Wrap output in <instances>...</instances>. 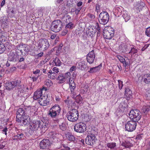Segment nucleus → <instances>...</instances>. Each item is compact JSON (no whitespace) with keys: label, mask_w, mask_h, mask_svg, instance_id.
<instances>
[{"label":"nucleus","mask_w":150,"mask_h":150,"mask_svg":"<svg viewBox=\"0 0 150 150\" xmlns=\"http://www.w3.org/2000/svg\"><path fill=\"white\" fill-rule=\"evenodd\" d=\"M25 108L18 109L16 113V120L22 126H27L30 122V118L27 115Z\"/></svg>","instance_id":"obj_1"},{"label":"nucleus","mask_w":150,"mask_h":150,"mask_svg":"<svg viewBox=\"0 0 150 150\" xmlns=\"http://www.w3.org/2000/svg\"><path fill=\"white\" fill-rule=\"evenodd\" d=\"M44 123L42 120L33 121L31 122L29 126L28 132L30 134H33L38 128H42Z\"/></svg>","instance_id":"obj_2"},{"label":"nucleus","mask_w":150,"mask_h":150,"mask_svg":"<svg viewBox=\"0 0 150 150\" xmlns=\"http://www.w3.org/2000/svg\"><path fill=\"white\" fill-rule=\"evenodd\" d=\"M61 112V108L58 105H55L52 106L50 109L48 114L49 117L53 120L56 119L59 115Z\"/></svg>","instance_id":"obj_3"},{"label":"nucleus","mask_w":150,"mask_h":150,"mask_svg":"<svg viewBox=\"0 0 150 150\" xmlns=\"http://www.w3.org/2000/svg\"><path fill=\"white\" fill-rule=\"evenodd\" d=\"M68 120L71 122H75L78 119L79 113L76 109H73L67 114Z\"/></svg>","instance_id":"obj_4"},{"label":"nucleus","mask_w":150,"mask_h":150,"mask_svg":"<svg viewBox=\"0 0 150 150\" xmlns=\"http://www.w3.org/2000/svg\"><path fill=\"white\" fill-rule=\"evenodd\" d=\"M141 113L138 110L135 109L130 111L129 114V117L131 119L134 121L137 122L141 117Z\"/></svg>","instance_id":"obj_5"},{"label":"nucleus","mask_w":150,"mask_h":150,"mask_svg":"<svg viewBox=\"0 0 150 150\" xmlns=\"http://www.w3.org/2000/svg\"><path fill=\"white\" fill-rule=\"evenodd\" d=\"M99 18V22L100 24L105 25L109 21V16L107 12L103 11L100 14Z\"/></svg>","instance_id":"obj_6"},{"label":"nucleus","mask_w":150,"mask_h":150,"mask_svg":"<svg viewBox=\"0 0 150 150\" xmlns=\"http://www.w3.org/2000/svg\"><path fill=\"white\" fill-rule=\"evenodd\" d=\"M62 23L59 20L54 21L52 24L51 30L55 33L59 32L62 28Z\"/></svg>","instance_id":"obj_7"},{"label":"nucleus","mask_w":150,"mask_h":150,"mask_svg":"<svg viewBox=\"0 0 150 150\" xmlns=\"http://www.w3.org/2000/svg\"><path fill=\"white\" fill-rule=\"evenodd\" d=\"M50 46L48 40L45 38L42 39L39 41L38 44V48L40 50L45 51L47 50Z\"/></svg>","instance_id":"obj_8"},{"label":"nucleus","mask_w":150,"mask_h":150,"mask_svg":"<svg viewBox=\"0 0 150 150\" xmlns=\"http://www.w3.org/2000/svg\"><path fill=\"white\" fill-rule=\"evenodd\" d=\"M115 31L111 28L104 29L103 31L104 38L107 39H111L114 36Z\"/></svg>","instance_id":"obj_9"},{"label":"nucleus","mask_w":150,"mask_h":150,"mask_svg":"<svg viewBox=\"0 0 150 150\" xmlns=\"http://www.w3.org/2000/svg\"><path fill=\"white\" fill-rule=\"evenodd\" d=\"M86 126L84 123L80 122L76 124L74 127V131L79 133L84 132L86 130Z\"/></svg>","instance_id":"obj_10"},{"label":"nucleus","mask_w":150,"mask_h":150,"mask_svg":"<svg viewBox=\"0 0 150 150\" xmlns=\"http://www.w3.org/2000/svg\"><path fill=\"white\" fill-rule=\"evenodd\" d=\"M137 122L132 120L128 121L125 125L126 130L130 132L134 130L137 126Z\"/></svg>","instance_id":"obj_11"},{"label":"nucleus","mask_w":150,"mask_h":150,"mask_svg":"<svg viewBox=\"0 0 150 150\" xmlns=\"http://www.w3.org/2000/svg\"><path fill=\"white\" fill-rule=\"evenodd\" d=\"M138 81H143L147 84L150 83V74L149 73L142 74L138 77Z\"/></svg>","instance_id":"obj_12"},{"label":"nucleus","mask_w":150,"mask_h":150,"mask_svg":"<svg viewBox=\"0 0 150 150\" xmlns=\"http://www.w3.org/2000/svg\"><path fill=\"white\" fill-rule=\"evenodd\" d=\"M20 83V80H15L12 82H8L5 84V87L6 89L9 90L12 89L17 86H19Z\"/></svg>","instance_id":"obj_13"},{"label":"nucleus","mask_w":150,"mask_h":150,"mask_svg":"<svg viewBox=\"0 0 150 150\" xmlns=\"http://www.w3.org/2000/svg\"><path fill=\"white\" fill-rule=\"evenodd\" d=\"M45 89V91L47 90L46 88L43 87L42 89L37 90L34 93L33 98L34 99L37 100L38 99H39L41 98H43L44 96H42V90Z\"/></svg>","instance_id":"obj_14"},{"label":"nucleus","mask_w":150,"mask_h":150,"mask_svg":"<svg viewBox=\"0 0 150 150\" xmlns=\"http://www.w3.org/2000/svg\"><path fill=\"white\" fill-rule=\"evenodd\" d=\"M51 142L49 139H43L40 143V148L42 149H45L48 148L50 145Z\"/></svg>","instance_id":"obj_15"},{"label":"nucleus","mask_w":150,"mask_h":150,"mask_svg":"<svg viewBox=\"0 0 150 150\" xmlns=\"http://www.w3.org/2000/svg\"><path fill=\"white\" fill-rule=\"evenodd\" d=\"M85 142L87 144L93 146L94 143V134L91 133H89L85 139Z\"/></svg>","instance_id":"obj_16"},{"label":"nucleus","mask_w":150,"mask_h":150,"mask_svg":"<svg viewBox=\"0 0 150 150\" xmlns=\"http://www.w3.org/2000/svg\"><path fill=\"white\" fill-rule=\"evenodd\" d=\"M94 50H93L87 55V62L90 64L93 63L94 61Z\"/></svg>","instance_id":"obj_17"},{"label":"nucleus","mask_w":150,"mask_h":150,"mask_svg":"<svg viewBox=\"0 0 150 150\" xmlns=\"http://www.w3.org/2000/svg\"><path fill=\"white\" fill-rule=\"evenodd\" d=\"M125 107L124 106H123L122 104L120 105L119 107V108L117 109L116 112V114L117 116H121L124 112Z\"/></svg>","instance_id":"obj_18"},{"label":"nucleus","mask_w":150,"mask_h":150,"mask_svg":"<svg viewBox=\"0 0 150 150\" xmlns=\"http://www.w3.org/2000/svg\"><path fill=\"white\" fill-rule=\"evenodd\" d=\"M11 55L9 56V59H10L9 61H7L6 64V66H10L11 64V62H12V61H16V56L15 54L13 53L10 54Z\"/></svg>","instance_id":"obj_19"},{"label":"nucleus","mask_w":150,"mask_h":150,"mask_svg":"<svg viewBox=\"0 0 150 150\" xmlns=\"http://www.w3.org/2000/svg\"><path fill=\"white\" fill-rule=\"evenodd\" d=\"M145 4L143 2H140L138 3L135 7L137 12H140L142 10V9L144 7Z\"/></svg>","instance_id":"obj_20"},{"label":"nucleus","mask_w":150,"mask_h":150,"mask_svg":"<svg viewBox=\"0 0 150 150\" xmlns=\"http://www.w3.org/2000/svg\"><path fill=\"white\" fill-rule=\"evenodd\" d=\"M48 102L49 101L46 99L45 96H43V98H41L39 100V104L43 106L47 105L48 103Z\"/></svg>","instance_id":"obj_21"},{"label":"nucleus","mask_w":150,"mask_h":150,"mask_svg":"<svg viewBox=\"0 0 150 150\" xmlns=\"http://www.w3.org/2000/svg\"><path fill=\"white\" fill-rule=\"evenodd\" d=\"M27 47V46L25 44L23 45H20L18 47V50H17V52H18V51H20V52L21 54H18V56H21V55H23V51H26V47Z\"/></svg>","instance_id":"obj_22"},{"label":"nucleus","mask_w":150,"mask_h":150,"mask_svg":"<svg viewBox=\"0 0 150 150\" xmlns=\"http://www.w3.org/2000/svg\"><path fill=\"white\" fill-rule=\"evenodd\" d=\"M122 17L126 22L130 20L131 18L130 14L126 11H123Z\"/></svg>","instance_id":"obj_23"},{"label":"nucleus","mask_w":150,"mask_h":150,"mask_svg":"<svg viewBox=\"0 0 150 150\" xmlns=\"http://www.w3.org/2000/svg\"><path fill=\"white\" fill-rule=\"evenodd\" d=\"M68 140L71 142H74L75 139V137L71 133L68 132L65 134Z\"/></svg>","instance_id":"obj_24"},{"label":"nucleus","mask_w":150,"mask_h":150,"mask_svg":"<svg viewBox=\"0 0 150 150\" xmlns=\"http://www.w3.org/2000/svg\"><path fill=\"white\" fill-rule=\"evenodd\" d=\"M71 17L69 15H66L63 16H62L61 19L62 21L64 23H69L70 22L71 19Z\"/></svg>","instance_id":"obj_25"},{"label":"nucleus","mask_w":150,"mask_h":150,"mask_svg":"<svg viewBox=\"0 0 150 150\" xmlns=\"http://www.w3.org/2000/svg\"><path fill=\"white\" fill-rule=\"evenodd\" d=\"M57 79L59 81V83H62L66 81L65 78L64 77V74H60L57 78Z\"/></svg>","instance_id":"obj_26"},{"label":"nucleus","mask_w":150,"mask_h":150,"mask_svg":"<svg viewBox=\"0 0 150 150\" xmlns=\"http://www.w3.org/2000/svg\"><path fill=\"white\" fill-rule=\"evenodd\" d=\"M150 110V105L144 106L142 109V112L143 114H146L147 112Z\"/></svg>","instance_id":"obj_27"},{"label":"nucleus","mask_w":150,"mask_h":150,"mask_svg":"<svg viewBox=\"0 0 150 150\" xmlns=\"http://www.w3.org/2000/svg\"><path fill=\"white\" fill-rule=\"evenodd\" d=\"M123 9V8L122 6L120 7H116L115 8L114 12L116 13H117L119 16L121 14Z\"/></svg>","instance_id":"obj_28"},{"label":"nucleus","mask_w":150,"mask_h":150,"mask_svg":"<svg viewBox=\"0 0 150 150\" xmlns=\"http://www.w3.org/2000/svg\"><path fill=\"white\" fill-rule=\"evenodd\" d=\"M69 82L70 88L71 89V91L72 92L76 87L75 83L74 82V81L72 80H69Z\"/></svg>","instance_id":"obj_29"},{"label":"nucleus","mask_w":150,"mask_h":150,"mask_svg":"<svg viewBox=\"0 0 150 150\" xmlns=\"http://www.w3.org/2000/svg\"><path fill=\"white\" fill-rule=\"evenodd\" d=\"M95 28L96 30V32H97V34L98 37L100 36V27L99 23L98 22H96L95 24Z\"/></svg>","instance_id":"obj_30"},{"label":"nucleus","mask_w":150,"mask_h":150,"mask_svg":"<svg viewBox=\"0 0 150 150\" xmlns=\"http://www.w3.org/2000/svg\"><path fill=\"white\" fill-rule=\"evenodd\" d=\"M49 135L50 138H52L53 139H54L58 137L59 134L55 132H50Z\"/></svg>","instance_id":"obj_31"},{"label":"nucleus","mask_w":150,"mask_h":150,"mask_svg":"<svg viewBox=\"0 0 150 150\" xmlns=\"http://www.w3.org/2000/svg\"><path fill=\"white\" fill-rule=\"evenodd\" d=\"M125 96L126 98H130V97L131 96V94L132 93L131 91L129 90L128 88H126L125 90Z\"/></svg>","instance_id":"obj_32"},{"label":"nucleus","mask_w":150,"mask_h":150,"mask_svg":"<svg viewBox=\"0 0 150 150\" xmlns=\"http://www.w3.org/2000/svg\"><path fill=\"white\" fill-rule=\"evenodd\" d=\"M24 137V134L23 133H20L17 135H15L13 137V139H19Z\"/></svg>","instance_id":"obj_33"},{"label":"nucleus","mask_w":150,"mask_h":150,"mask_svg":"<svg viewBox=\"0 0 150 150\" xmlns=\"http://www.w3.org/2000/svg\"><path fill=\"white\" fill-rule=\"evenodd\" d=\"M53 61L54 64H55L54 66H61V65H62V63L57 58H56Z\"/></svg>","instance_id":"obj_34"},{"label":"nucleus","mask_w":150,"mask_h":150,"mask_svg":"<svg viewBox=\"0 0 150 150\" xmlns=\"http://www.w3.org/2000/svg\"><path fill=\"white\" fill-rule=\"evenodd\" d=\"M117 57L119 59V60L120 62L122 63L124 65V64H125V66L127 65V64L126 63L125 59L123 57L119 55H117Z\"/></svg>","instance_id":"obj_35"},{"label":"nucleus","mask_w":150,"mask_h":150,"mask_svg":"<svg viewBox=\"0 0 150 150\" xmlns=\"http://www.w3.org/2000/svg\"><path fill=\"white\" fill-rule=\"evenodd\" d=\"M116 146V144L115 142H110L107 144V146L111 149H114Z\"/></svg>","instance_id":"obj_36"},{"label":"nucleus","mask_w":150,"mask_h":150,"mask_svg":"<svg viewBox=\"0 0 150 150\" xmlns=\"http://www.w3.org/2000/svg\"><path fill=\"white\" fill-rule=\"evenodd\" d=\"M53 85V83L52 81L50 79H47L45 81V85L48 87H49Z\"/></svg>","instance_id":"obj_37"},{"label":"nucleus","mask_w":150,"mask_h":150,"mask_svg":"<svg viewBox=\"0 0 150 150\" xmlns=\"http://www.w3.org/2000/svg\"><path fill=\"white\" fill-rule=\"evenodd\" d=\"M138 51L136 48L133 47L132 48L130 51L129 52V54H131L132 56L133 55L136 54L137 52Z\"/></svg>","instance_id":"obj_38"},{"label":"nucleus","mask_w":150,"mask_h":150,"mask_svg":"<svg viewBox=\"0 0 150 150\" xmlns=\"http://www.w3.org/2000/svg\"><path fill=\"white\" fill-rule=\"evenodd\" d=\"M4 45L2 43H0V54L3 53L6 50Z\"/></svg>","instance_id":"obj_39"},{"label":"nucleus","mask_w":150,"mask_h":150,"mask_svg":"<svg viewBox=\"0 0 150 150\" xmlns=\"http://www.w3.org/2000/svg\"><path fill=\"white\" fill-rule=\"evenodd\" d=\"M131 144L129 142H123L121 144L122 146H124L126 148H129L131 146Z\"/></svg>","instance_id":"obj_40"},{"label":"nucleus","mask_w":150,"mask_h":150,"mask_svg":"<svg viewBox=\"0 0 150 150\" xmlns=\"http://www.w3.org/2000/svg\"><path fill=\"white\" fill-rule=\"evenodd\" d=\"M93 116H91V115L88 114L84 118L86 122H88L90 121L92 118Z\"/></svg>","instance_id":"obj_41"},{"label":"nucleus","mask_w":150,"mask_h":150,"mask_svg":"<svg viewBox=\"0 0 150 150\" xmlns=\"http://www.w3.org/2000/svg\"><path fill=\"white\" fill-rule=\"evenodd\" d=\"M68 23L66 26V28L72 29L74 28V24L70 22Z\"/></svg>","instance_id":"obj_42"},{"label":"nucleus","mask_w":150,"mask_h":150,"mask_svg":"<svg viewBox=\"0 0 150 150\" xmlns=\"http://www.w3.org/2000/svg\"><path fill=\"white\" fill-rule=\"evenodd\" d=\"M59 127L60 129L64 131L66 129V127L65 124L62 122L61 123V125H59Z\"/></svg>","instance_id":"obj_43"},{"label":"nucleus","mask_w":150,"mask_h":150,"mask_svg":"<svg viewBox=\"0 0 150 150\" xmlns=\"http://www.w3.org/2000/svg\"><path fill=\"white\" fill-rule=\"evenodd\" d=\"M64 77L65 78V80L68 79H69V80H71L70 78V76L71 74L69 72H67L65 73V75H64Z\"/></svg>","instance_id":"obj_44"},{"label":"nucleus","mask_w":150,"mask_h":150,"mask_svg":"<svg viewBox=\"0 0 150 150\" xmlns=\"http://www.w3.org/2000/svg\"><path fill=\"white\" fill-rule=\"evenodd\" d=\"M145 34L147 36L150 37V27L146 29Z\"/></svg>","instance_id":"obj_45"},{"label":"nucleus","mask_w":150,"mask_h":150,"mask_svg":"<svg viewBox=\"0 0 150 150\" xmlns=\"http://www.w3.org/2000/svg\"><path fill=\"white\" fill-rule=\"evenodd\" d=\"M119 88L121 90L123 86L122 84L123 82L120 80H118Z\"/></svg>","instance_id":"obj_46"},{"label":"nucleus","mask_w":150,"mask_h":150,"mask_svg":"<svg viewBox=\"0 0 150 150\" xmlns=\"http://www.w3.org/2000/svg\"><path fill=\"white\" fill-rule=\"evenodd\" d=\"M57 77L56 73L53 72L52 73L50 76V78L51 79H54Z\"/></svg>","instance_id":"obj_47"},{"label":"nucleus","mask_w":150,"mask_h":150,"mask_svg":"<svg viewBox=\"0 0 150 150\" xmlns=\"http://www.w3.org/2000/svg\"><path fill=\"white\" fill-rule=\"evenodd\" d=\"M30 78H31V79L33 82L35 81H37L38 78V76L35 77L34 76L33 77H30Z\"/></svg>","instance_id":"obj_48"},{"label":"nucleus","mask_w":150,"mask_h":150,"mask_svg":"<svg viewBox=\"0 0 150 150\" xmlns=\"http://www.w3.org/2000/svg\"><path fill=\"white\" fill-rule=\"evenodd\" d=\"M5 142H4L1 143V144H0V149L3 148L5 146Z\"/></svg>","instance_id":"obj_49"},{"label":"nucleus","mask_w":150,"mask_h":150,"mask_svg":"<svg viewBox=\"0 0 150 150\" xmlns=\"http://www.w3.org/2000/svg\"><path fill=\"white\" fill-rule=\"evenodd\" d=\"M149 44H146L142 48V51H144L146 49L148 48V47L149 46Z\"/></svg>","instance_id":"obj_50"},{"label":"nucleus","mask_w":150,"mask_h":150,"mask_svg":"<svg viewBox=\"0 0 150 150\" xmlns=\"http://www.w3.org/2000/svg\"><path fill=\"white\" fill-rule=\"evenodd\" d=\"M53 72L56 73H57L59 72V69L56 67H54L53 69Z\"/></svg>","instance_id":"obj_51"},{"label":"nucleus","mask_w":150,"mask_h":150,"mask_svg":"<svg viewBox=\"0 0 150 150\" xmlns=\"http://www.w3.org/2000/svg\"><path fill=\"white\" fill-rule=\"evenodd\" d=\"M2 132L3 133L5 134L6 135H7V129L6 127L5 128L2 130Z\"/></svg>","instance_id":"obj_52"},{"label":"nucleus","mask_w":150,"mask_h":150,"mask_svg":"<svg viewBox=\"0 0 150 150\" xmlns=\"http://www.w3.org/2000/svg\"><path fill=\"white\" fill-rule=\"evenodd\" d=\"M68 31L66 30H65L62 31V35L63 36L65 35L67 33Z\"/></svg>","instance_id":"obj_53"},{"label":"nucleus","mask_w":150,"mask_h":150,"mask_svg":"<svg viewBox=\"0 0 150 150\" xmlns=\"http://www.w3.org/2000/svg\"><path fill=\"white\" fill-rule=\"evenodd\" d=\"M100 9L99 5L96 4V11L98 13V11Z\"/></svg>","instance_id":"obj_54"},{"label":"nucleus","mask_w":150,"mask_h":150,"mask_svg":"<svg viewBox=\"0 0 150 150\" xmlns=\"http://www.w3.org/2000/svg\"><path fill=\"white\" fill-rule=\"evenodd\" d=\"M142 134H139L136 137V139L138 140H140L142 138Z\"/></svg>","instance_id":"obj_55"},{"label":"nucleus","mask_w":150,"mask_h":150,"mask_svg":"<svg viewBox=\"0 0 150 150\" xmlns=\"http://www.w3.org/2000/svg\"><path fill=\"white\" fill-rule=\"evenodd\" d=\"M43 55V52H41L37 54V56L38 58L41 57Z\"/></svg>","instance_id":"obj_56"},{"label":"nucleus","mask_w":150,"mask_h":150,"mask_svg":"<svg viewBox=\"0 0 150 150\" xmlns=\"http://www.w3.org/2000/svg\"><path fill=\"white\" fill-rule=\"evenodd\" d=\"M81 8H76V10L75 11V13L76 14H78L79 13V11H80L81 10Z\"/></svg>","instance_id":"obj_57"},{"label":"nucleus","mask_w":150,"mask_h":150,"mask_svg":"<svg viewBox=\"0 0 150 150\" xmlns=\"http://www.w3.org/2000/svg\"><path fill=\"white\" fill-rule=\"evenodd\" d=\"M85 63L86 62L83 61H82L80 63H79V66H85V65H86V64Z\"/></svg>","instance_id":"obj_58"},{"label":"nucleus","mask_w":150,"mask_h":150,"mask_svg":"<svg viewBox=\"0 0 150 150\" xmlns=\"http://www.w3.org/2000/svg\"><path fill=\"white\" fill-rule=\"evenodd\" d=\"M56 37V34H53L52 35H51L50 36V38L52 39H54Z\"/></svg>","instance_id":"obj_59"},{"label":"nucleus","mask_w":150,"mask_h":150,"mask_svg":"<svg viewBox=\"0 0 150 150\" xmlns=\"http://www.w3.org/2000/svg\"><path fill=\"white\" fill-rule=\"evenodd\" d=\"M76 66H72L70 69V71H75L76 69Z\"/></svg>","instance_id":"obj_60"},{"label":"nucleus","mask_w":150,"mask_h":150,"mask_svg":"<svg viewBox=\"0 0 150 150\" xmlns=\"http://www.w3.org/2000/svg\"><path fill=\"white\" fill-rule=\"evenodd\" d=\"M82 4H83L82 2V1H80L77 3V5L79 7V6H81L82 5Z\"/></svg>","instance_id":"obj_61"},{"label":"nucleus","mask_w":150,"mask_h":150,"mask_svg":"<svg viewBox=\"0 0 150 150\" xmlns=\"http://www.w3.org/2000/svg\"><path fill=\"white\" fill-rule=\"evenodd\" d=\"M5 0H3L1 2V7H2L5 4Z\"/></svg>","instance_id":"obj_62"},{"label":"nucleus","mask_w":150,"mask_h":150,"mask_svg":"<svg viewBox=\"0 0 150 150\" xmlns=\"http://www.w3.org/2000/svg\"><path fill=\"white\" fill-rule=\"evenodd\" d=\"M146 94L147 95V97L150 96V91L148 90L147 91Z\"/></svg>","instance_id":"obj_63"},{"label":"nucleus","mask_w":150,"mask_h":150,"mask_svg":"<svg viewBox=\"0 0 150 150\" xmlns=\"http://www.w3.org/2000/svg\"><path fill=\"white\" fill-rule=\"evenodd\" d=\"M63 1V0H56V2L57 4H59L61 3Z\"/></svg>","instance_id":"obj_64"}]
</instances>
